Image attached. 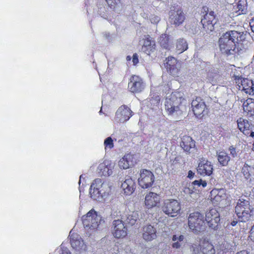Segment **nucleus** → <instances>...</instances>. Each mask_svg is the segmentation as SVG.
<instances>
[{
  "label": "nucleus",
  "mask_w": 254,
  "mask_h": 254,
  "mask_svg": "<svg viewBox=\"0 0 254 254\" xmlns=\"http://www.w3.org/2000/svg\"><path fill=\"white\" fill-rule=\"evenodd\" d=\"M237 125L239 130L246 135L249 134L251 129L254 127V125L251 122L242 118H240L237 120Z\"/></svg>",
  "instance_id": "25"
},
{
  "label": "nucleus",
  "mask_w": 254,
  "mask_h": 254,
  "mask_svg": "<svg viewBox=\"0 0 254 254\" xmlns=\"http://www.w3.org/2000/svg\"><path fill=\"white\" fill-rule=\"evenodd\" d=\"M70 242L71 247L76 252V254H86L87 250V246L84 244L81 237L72 231L69 233Z\"/></svg>",
  "instance_id": "9"
},
{
  "label": "nucleus",
  "mask_w": 254,
  "mask_h": 254,
  "mask_svg": "<svg viewBox=\"0 0 254 254\" xmlns=\"http://www.w3.org/2000/svg\"><path fill=\"white\" fill-rule=\"evenodd\" d=\"M131 59V57L129 56H128L127 57V61H130Z\"/></svg>",
  "instance_id": "55"
},
{
  "label": "nucleus",
  "mask_w": 254,
  "mask_h": 254,
  "mask_svg": "<svg viewBox=\"0 0 254 254\" xmlns=\"http://www.w3.org/2000/svg\"><path fill=\"white\" fill-rule=\"evenodd\" d=\"M138 219V214L137 212L132 211L130 212L127 217L126 221L127 223L131 225H133L135 224L136 221Z\"/></svg>",
  "instance_id": "36"
},
{
  "label": "nucleus",
  "mask_w": 254,
  "mask_h": 254,
  "mask_svg": "<svg viewBox=\"0 0 254 254\" xmlns=\"http://www.w3.org/2000/svg\"><path fill=\"white\" fill-rule=\"evenodd\" d=\"M112 233L117 239H123L127 234V229L124 222L121 220H115L113 222Z\"/></svg>",
  "instance_id": "10"
},
{
  "label": "nucleus",
  "mask_w": 254,
  "mask_h": 254,
  "mask_svg": "<svg viewBox=\"0 0 254 254\" xmlns=\"http://www.w3.org/2000/svg\"><path fill=\"white\" fill-rule=\"evenodd\" d=\"M249 237L251 241L254 242V225L251 228Z\"/></svg>",
  "instance_id": "46"
},
{
  "label": "nucleus",
  "mask_w": 254,
  "mask_h": 254,
  "mask_svg": "<svg viewBox=\"0 0 254 254\" xmlns=\"http://www.w3.org/2000/svg\"><path fill=\"white\" fill-rule=\"evenodd\" d=\"M102 221L101 216L94 209H91L82 216L83 224L89 236L97 232Z\"/></svg>",
  "instance_id": "4"
},
{
  "label": "nucleus",
  "mask_w": 254,
  "mask_h": 254,
  "mask_svg": "<svg viewBox=\"0 0 254 254\" xmlns=\"http://www.w3.org/2000/svg\"><path fill=\"white\" fill-rule=\"evenodd\" d=\"M115 166V163L112 161L107 159L103 160V161L99 164L97 172L100 175L108 177L113 174Z\"/></svg>",
  "instance_id": "13"
},
{
  "label": "nucleus",
  "mask_w": 254,
  "mask_h": 254,
  "mask_svg": "<svg viewBox=\"0 0 254 254\" xmlns=\"http://www.w3.org/2000/svg\"><path fill=\"white\" fill-rule=\"evenodd\" d=\"M111 191V185L109 182L96 179L90 186L89 193L94 200L102 201L109 195Z\"/></svg>",
  "instance_id": "3"
},
{
  "label": "nucleus",
  "mask_w": 254,
  "mask_h": 254,
  "mask_svg": "<svg viewBox=\"0 0 254 254\" xmlns=\"http://www.w3.org/2000/svg\"><path fill=\"white\" fill-rule=\"evenodd\" d=\"M197 173L203 176H210L213 172L211 163L205 159H201L197 168Z\"/></svg>",
  "instance_id": "22"
},
{
  "label": "nucleus",
  "mask_w": 254,
  "mask_h": 254,
  "mask_svg": "<svg viewBox=\"0 0 254 254\" xmlns=\"http://www.w3.org/2000/svg\"><path fill=\"white\" fill-rule=\"evenodd\" d=\"M61 249H62V254H70V252L67 248H63V247L61 246Z\"/></svg>",
  "instance_id": "48"
},
{
  "label": "nucleus",
  "mask_w": 254,
  "mask_h": 254,
  "mask_svg": "<svg viewBox=\"0 0 254 254\" xmlns=\"http://www.w3.org/2000/svg\"><path fill=\"white\" fill-rule=\"evenodd\" d=\"M156 228L151 224H146L142 227V237L146 242H151L157 238Z\"/></svg>",
  "instance_id": "16"
},
{
  "label": "nucleus",
  "mask_w": 254,
  "mask_h": 254,
  "mask_svg": "<svg viewBox=\"0 0 254 254\" xmlns=\"http://www.w3.org/2000/svg\"><path fill=\"white\" fill-rule=\"evenodd\" d=\"M216 76H217V75H215L214 76H212L213 78H211V74H210L208 75V81L210 82V83H211L212 84H214L216 82V79H214Z\"/></svg>",
  "instance_id": "47"
},
{
  "label": "nucleus",
  "mask_w": 254,
  "mask_h": 254,
  "mask_svg": "<svg viewBox=\"0 0 254 254\" xmlns=\"http://www.w3.org/2000/svg\"><path fill=\"white\" fill-rule=\"evenodd\" d=\"M237 254H248V252L245 251H241L239 253H238Z\"/></svg>",
  "instance_id": "53"
},
{
  "label": "nucleus",
  "mask_w": 254,
  "mask_h": 254,
  "mask_svg": "<svg viewBox=\"0 0 254 254\" xmlns=\"http://www.w3.org/2000/svg\"><path fill=\"white\" fill-rule=\"evenodd\" d=\"M250 25L251 27L252 30L254 32V18L250 22Z\"/></svg>",
  "instance_id": "50"
},
{
  "label": "nucleus",
  "mask_w": 254,
  "mask_h": 254,
  "mask_svg": "<svg viewBox=\"0 0 254 254\" xmlns=\"http://www.w3.org/2000/svg\"><path fill=\"white\" fill-rule=\"evenodd\" d=\"M214 20L215 17L213 11L206 13L203 18L201 19V23L203 28L206 33H209L213 30Z\"/></svg>",
  "instance_id": "21"
},
{
  "label": "nucleus",
  "mask_w": 254,
  "mask_h": 254,
  "mask_svg": "<svg viewBox=\"0 0 254 254\" xmlns=\"http://www.w3.org/2000/svg\"><path fill=\"white\" fill-rule=\"evenodd\" d=\"M245 39L243 32L231 30L223 34L219 39V46L222 53L229 55L234 53L236 44Z\"/></svg>",
  "instance_id": "1"
},
{
  "label": "nucleus",
  "mask_w": 254,
  "mask_h": 254,
  "mask_svg": "<svg viewBox=\"0 0 254 254\" xmlns=\"http://www.w3.org/2000/svg\"><path fill=\"white\" fill-rule=\"evenodd\" d=\"M201 240L200 242L197 241L193 243L190 247V251L191 254H199L201 250Z\"/></svg>",
  "instance_id": "38"
},
{
  "label": "nucleus",
  "mask_w": 254,
  "mask_h": 254,
  "mask_svg": "<svg viewBox=\"0 0 254 254\" xmlns=\"http://www.w3.org/2000/svg\"><path fill=\"white\" fill-rule=\"evenodd\" d=\"M108 5L115 10H117L120 7V0H106Z\"/></svg>",
  "instance_id": "39"
},
{
  "label": "nucleus",
  "mask_w": 254,
  "mask_h": 254,
  "mask_svg": "<svg viewBox=\"0 0 254 254\" xmlns=\"http://www.w3.org/2000/svg\"><path fill=\"white\" fill-rule=\"evenodd\" d=\"M185 237L183 235L175 234L172 236V247L175 249H180L182 246L183 242Z\"/></svg>",
  "instance_id": "33"
},
{
  "label": "nucleus",
  "mask_w": 254,
  "mask_h": 254,
  "mask_svg": "<svg viewBox=\"0 0 254 254\" xmlns=\"http://www.w3.org/2000/svg\"><path fill=\"white\" fill-rule=\"evenodd\" d=\"M188 44L187 42L183 39H180L176 42V52L181 54L187 50Z\"/></svg>",
  "instance_id": "35"
},
{
  "label": "nucleus",
  "mask_w": 254,
  "mask_h": 254,
  "mask_svg": "<svg viewBox=\"0 0 254 254\" xmlns=\"http://www.w3.org/2000/svg\"><path fill=\"white\" fill-rule=\"evenodd\" d=\"M233 12L236 15L245 14L248 12V3L247 0H239L233 5Z\"/></svg>",
  "instance_id": "26"
},
{
  "label": "nucleus",
  "mask_w": 254,
  "mask_h": 254,
  "mask_svg": "<svg viewBox=\"0 0 254 254\" xmlns=\"http://www.w3.org/2000/svg\"><path fill=\"white\" fill-rule=\"evenodd\" d=\"M132 112L130 109L126 105L120 107L116 113V120L118 122L124 123L128 121L132 116Z\"/></svg>",
  "instance_id": "15"
},
{
  "label": "nucleus",
  "mask_w": 254,
  "mask_h": 254,
  "mask_svg": "<svg viewBox=\"0 0 254 254\" xmlns=\"http://www.w3.org/2000/svg\"><path fill=\"white\" fill-rule=\"evenodd\" d=\"M217 156L218 162L223 166H227L230 160V157L224 151H218Z\"/></svg>",
  "instance_id": "32"
},
{
  "label": "nucleus",
  "mask_w": 254,
  "mask_h": 254,
  "mask_svg": "<svg viewBox=\"0 0 254 254\" xmlns=\"http://www.w3.org/2000/svg\"><path fill=\"white\" fill-rule=\"evenodd\" d=\"M155 47V43L151 41L149 38H146L143 40L141 50L147 55H150L154 51Z\"/></svg>",
  "instance_id": "29"
},
{
  "label": "nucleus",
  "mask_w": 254,
  "mask_h": 254,
  "mask_svg": "<svg viewBox=\"0 0 254 254\" xmlns=\"http://www.w3.org/2000/svg\"><path fill=\"white\" fill-rule=\"evenodd\" d=\"M252 207L248 200L239 199L235 206V213L241 222H246L250 219L252 214Z\"/></svg>",
  "instance_id": "5"
},
{
  "label": "nucleus",
  "mask_w": 254,
  "mask_h": 254,
  "mask_svg": "<svg viewBox=\"0 0 254 254\" xmlns=\"http://www.w3.org/2000/svg\"><path fill=\"white\" fill-rule=\"evenodd\" d=\"M160 200L161 197L158 194L149 192L145 196L144 203L147 208L150 209L157 206L160 203Z\"/></svg>",
  "instance_id": "19"
},
{
  "label": "nucleus",
  "mask_w": 254,
  "mask_h": 254,
  "mask_svg": "<svg viewBox=\"0 0 254 254\" xmlns=\"http://www.w3.org/2000/svg\"><path fill=\"white\" fill-rule=\"evenodd\" d=\"M201 248L203 254H215V253L213 246L205 239L201 240Z\"/></svg>",
  "instance_id": "31"
},
{
  "label": "nucleus",
  "mask_w": 254,
  "mask_h": 254,
  "mask_svg": "<svg viewBox=\"0 0 254 254\" xmlns=\"http://www.w3.org/2000/svg\"><path fill=\"white\" fill-rule=\"evenodd\" d=\"M160 20V18L157 16H152L150 18V21L152 23H157Z\"/></svg>",
  "instance_id": "45"
},
{
  "label": "nucleus",
  "mask_w": 254,
  "mask_h": 254,
  "mask_svg": "<svg viewBox=\"0 0 254 254\" xmlns=\"http://www.w3.org/2000/svg\"><path fill=\"white\" fill-rule=\"evenodd\" d=\"M181 210V204L177 200L166 199L164 200L162 210L165 214L174 217L180 213Z\"/></svg>",
  "instance_id": "8"
},
{
  "label": "nucleus",
  "mask_w": 254,
  "mask_h": 254,
  "mask_svg": "<svg viewBox=\"0 0 254 254\" xmlns=\"http://www.w3.org/2000/svg\"><path fill=\"white\" fill-rule=\"evenodd\" d=\"M234 79L240 90L244 91L247 94L254 95V83L252 80L239 76H235Z\"/></svg>",
  "instance_id": "11"
},
{
  "label": "nucleus",
  "mask_w": 254,
  "mask_h": 254,
  "mask_svg": "<svg viewBox=\"0 0 254 254\" xmlns=\"http://www.w3.org/2000/svg\"><path fill=\"white\" fill-rule=\"evenodd\" d=\"M194 173L192 171H189L188 173V177L191 179L193 177Z\"/></svg>",
  "instance_id": "51"
},
{
  "label": "nucleus",
  "mask_w": 254,
  "mask_h": 254,
  "mask_svg": "<svg viewBox=\"0 0 254 254\" xmlns=\"http://www.w3.org/2000/svg\"><path fill=\"white\" fill-rule=\"evenodd\" d=\"M182 98V93L174 92L166 97L165 103V109L169 114L179 115L186 111V108Z\"/></svg>",
  "instance_id": "2"
},
{
  "label": "nucleus",
  "mask_w": 254,
  "mask_h": 254,
  "mask_svg": "<svg viewBox=\"0 0 254 254\" xmlns=\"http://www.w3.org/2000/svg\"><path fill=\"white\" fill-rule=\"evenodd\" d=\"M181 146L187 152H191L195 147V142L191 137L189 136H185L183 137Z\"/></svg>",
  "instance_id": "28"
},
{
  "label": "nucleus",
  "mask_w": 254,
  "mask_h": 254,
  "mask_svg": "<svg viewBox=\"0 0 254 254\" xmlns=\"http://www.w3.org/2000/svg\"><path fill=\"white\" fill-rule=\"evenodd\" d=\"M137 159L134 155L127 154L120 159L118 166L121 169H127L136 164Z\"/></svg>",
  "instance_id": "18"
},
{
  "label": "nucleus",
  "mask_w": 254,
  "mask_h": 254,
  "mask_svg": "<svg viewBox=\"0 0 254 254\" xmlns=\"http://www.w3.org/2000/svg\"><path fill=\"white\" fill-rule=\"evenodd\" d=\"M151 103H153L154 104H156V105H157L159 102V97H156L155 99L151 100Z\"/></svg>",
  "instance_id": "49"
},
{
  "label": "nucleus",
  "mask_w": 254,
  "mask_h": 254,
  "mask_svg": "<svg viewBox=\"0 0 254 254\" xmlns=\"http://www.w3.org/2000/svg\"><path fill=\"white\" fill-rule=\"evenodd\" d=\"M205 220L209 227L215 229L220 219L219 214L215 209H212L206 213Z\"/></svg>",
  "instance_id": "20"
},
{
  "label": "nucleus",
  "mask_w": 254,
  "mask_h": 254,
  "mask_svg": "<svg viewBox=\"0 0 254 254\" xmlns=\"http://www.w3.org/2000/svg\"><path fill=\"white\" fill-rule=\"evenodd\" d=\"M132 62L133 65H136L138 63V56L137 54H134L132 57Z\"/></svg>",
  "instance_id": "44"
},
{
  "label": "nucleus",
  "mask_w": 254,
  "mask_h": 254,
  "mask_svg": "<svg viewBox=\"0 0 254 254\" xmlns=\"http://www.w3.org/2000/svg\"><path fill=\"white\" fill-rule=\"evenodd\" d=\"M139 186L143 188L147 189L151 187L154 181L153 174L147 170H142L140 171V177L138 178Z\"/></svg>",
  "instance_id": "12"
},
{
  "label": "nucleus",
  "mask_w": 254,
  "mask_h": 254,
  "mask_svg": "<svg viewBox=\"0 0 254 254\" xmlns=\"http://www.w3.org/2000/svg\"><path fill=\"white\" fill-rule=\"evenodd\" d=\"M177 60L173 57H169L166 60L165 65L166 68L169 70L170 73L175 75L177 73Z\"/></svg>",
  "instance_id": "30"
},
{
  "label": "nucleus",
  "mask_w": 254,
  "mask_h": 254,
  "mask_svg": "<svg viewBox=\"0 0 254 254\" xmlns=\"http://www.w3.org/2000/svg\"><path fill=\"white\" fill-rule=\"evenodd\" d=\"M145 88V84L142 79L137 75H132L128 84L129 90L132 93L141 92Z\"/></svg>",
  "instance_id": "14"
},
{
  "label": "nucleus",
  "mask_w": 254,
  "mask_h": 254,
  "mask_svg": "<svg viewBox=\"0 0 254 254\" xmlns=\"http://www.w3.org/2000/svg\"><path fill=\"white\" fill-rule=\"evenodd\" d=\"M158 43L163 48L171 50L173 47V39L167 34H162L159 38Z\"/></svg>",
  "instance_id": "27"
},
{
  "label": "nucleus",
  "mask_w": 254,
  "mask_h": 254,
  "mask_svg": "<svg viewBox=\"0 0 254 254\" xmlns=\"http://www.w3.org/2000/svg\"><path fill=\"white\" fill-rule=\"evenodd\" d=\"M189 229L194 233H198L204 229V221L202 214L198 212L190 214L188 218Z\"/></svg>",
  "instance_id": "6"
},
{
  "label": "nucleus",
  "mask_w": 254,
  "mask_h": 254,
  "mask_svg": "<svg viewBox=\"0 0 254 254\" xmlns=\"http://www.w3.org/2000/svg\"><path fill=\"white\" fill-rule=\"evenodd\" d=\"M247 185L250 187H253L254 186V175L250 177V178L247 180Z\"/></svg>",
  "instance_id": "43"
},
{
  "label": "nucleus",
  "mask_w": 254,
  "mask_h": 254,
  "mask_svg": "<svg viewBox=\"0 0 254 254\" xmlns=\"http://www.w3.org/2000/svg\"><path fill=\"white\" fill-rule=\"evenodd\" d=\"M244 112L251 115H254V99L249 98L243 103Z\"/></svg>",
  "instance_id": "34"
},
{
  "label": "nucleus",
  "mask_w": 254,
  "mask_h": 254,
  "mask_svg": "<svg viewBox=\"0 0 254 254\" xmlns=\"http://www.w3.org/2000/svg\"><path fill=\"white\" fill-rule=\"evenodd\" d=\"M254 172V168L248 165H245L242 169V172L246 180H248L253 175Z\"/></svg>",
  "instance_id": "37"
},
{
  "label": "nucleus",
  "mask_w": 254,
  "mask_h": 254,
  "mask_svg": "<svg viewBox=\"0 0 254 254\" xmlns=\"http://www.w3.org/2000/svg\"><path fill=\"white\" fill-rule=\"evenodd\" d=\"M237 223V221H233L232 222H231V225L233 226H236V224Z\"/></svg>",
  "instance_id": "54"
},
{
  "label": "nucleus",
  "mask_w": 254,
  "mask_h": 254,
  "mask_svg": "<svg viewBox=\"0 0 254 254\" xmlns=\"http://www.w3.org/2000/svg\"><path fill=\"white\" fill-rule=\"evenodd\" d=\"M170 22L175 25L181 24L184 21L185 17L181 9L171 10L169 12Z\"/></svg>",
  "instance_id": "23"
},
{
  "label": "nucleus",
  "mask_w": 254,
  "mask_h": 254,
  "mask_svg": "<svg viewBox=\"0 0 254 254\" xmlns=\"http://www.w3.org/2000/svg\"><path fill=\"white\" fill-rule=\"evenodd\" d=\"M251 137H254V127L253 129H251V131L249 132V134Z\"/></svg>",
  "instance_id": "52"
},
{
  "label": "nucleus",
  "mask_w": 254,
  "mask_h": 254,
  "mask_svg": "<svg viewBox=\"0 0 254 254\" xmlns=\"http://www.w3.org/2000/svg\"><path fill=\"white\" fill-rule=\"evenodd\" d=\"M105 150L111 149L114 147V143L112 138L108 137L105 139L104 142Z\"/></svg>",
  "instance_id": "41"
},
{
  "label": "nucleus",
  "mask_w": 254,
  "mask_h": 254,
  "mask_svg": "<svg viewBox=\"0 0 254 254\" xmlns=\"http://www.w3.org/2000/svg\"><path fill=\"white\" fill-rule=\"evenodd\" d=\"M229 151L230 152V155L232 156V157L235 158L237 156V153L236 152V148L234 146H230L229 148Z\"/></svg>",
  "instance_id": "42"
},
{
  "label": "nucleus",
  "mask_w": 254,
  "mask_h": 254,
  "mask_svg": "<svg viewBox=\"0 0 254 254\" xmlns=\"http://www.w3.org/2000/svg\"><path fill=\"white\" fill-rule=\"evenodd\" d=\"M82 178V175H81L80 176V178H79V182H78V184H79V185H80V183H81V179Z\"/></svg>",
  "instance_id": "56"
},
{
  "label": "nucleus",
  "mask_w": 254,
  "mask_h": 254,
  "mask_svg": "<svg viewBox=\"0 0 254 254\" xmlns=\"http://www.w3.org/2000/svg\"><path fill=\"white\" fill-rule=\"evenodd\" d=\"M192 186L195 189H198L199 188H204L206 187L207 183L205 181L199 179L198 180H195L192 183Z\"/></svg>",
  "instance_id": "40"
},
{
  "label": "nucleus",
  "mask_w": 254,
  "mask_h": 254,
  "mask_svg": "<svg viewBox=\"0 0 254 254\" xmlns=\"http://www.w3.org/2000/svg\"><path fill=\"white\" fill-rule=\"evenodd\" d=\"M122 192L126 195H130L135 189L134 181L129 177H127L122 183L121 186Z\"/></svg>",
  "instance_id": "24"
},
{
  "label": "nucleus",
  "mask_w": 254,
  "mask_h": 254,
  "mask_svg": "<svg viewBox=\"0 0 254 254\" xmlns=\"http://www.w3.org/2000/svg\"><path fill=\"white\" fill-rule=\"evenodd\" d=\"M211 200L214 205L221 207L228 206L230 204V196L224 189H214L211 192Z\"/></svg>",
  "instance_id": "7"
},
{
  "label": "nucleus",
  "mask_w": 254,
  "mask_h": 254,
  "mask_svg": "<svg viewBox=\"0 0 254 254\" xmlns=\"http://www.w3.org/2000/svg\"><path fill=\"white\" fill-rule=\"evenodd\" d=\"M191 106L194 115L197 117L203 116L207 112L206 105L200 98H196L191 102Z\"/></svg>",
  "instance_id": "17"
}]
</instances>
